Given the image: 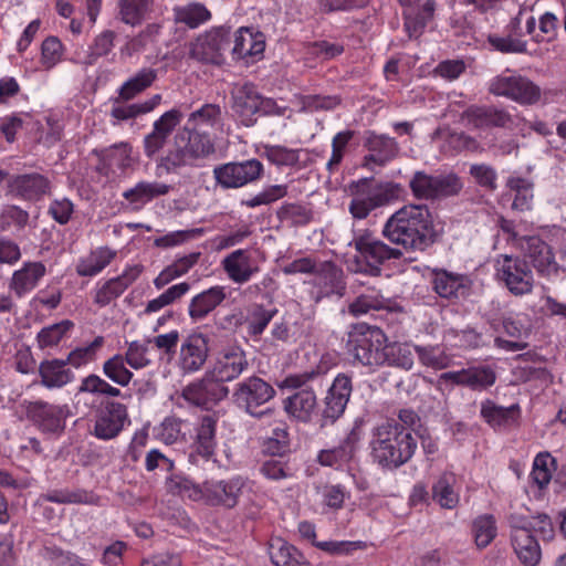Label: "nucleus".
I'll use <instances>...</instances> for the list:
<instances>
[{"label": "nucleus", "mask_w": 566, "mask_h": 566, "mask_svg": "<svg viewBox=\"0 0 566 566\" xmlns=\"http://www.w3.org/2000/svg\"><path fill=\"white\" fill-rule=\"evenodd\" d=\"M382 235L407 252L424 251L438 237L433 216L426 205H405L382 227Z\"/></svg>", "instance_id": "1"}, {"label": "nucleus", "mask_w": 566, "mask_h": 566, "mask_svg": "<svg viewBox=\"0 0 566 566\" xmlns=\"http://www.w3.org/2000/svg\"><path fill=\"white\" fill-rule=\"evenodd\" d=\"M369 449L373 463L381 470L395 471L412 459L417 440L397 420H387L373 428Z\"/></svg>", "instance_id": "2"}, {"label": "nucleus", "mask_w": 566, "mask_h": 566, "mask_svg": "<svg viewBox=\"0 0 566 566\" xmlns=\"http://www.w3.org/2000/svg\"><path fill=\"white\" fill-rule=\"evenodd\" d=\"M216 153L214 140L206 130L180 127L166 155L157 164L158 175L176 174L185 167H200Z\"/></svg>", "instance_id": "3"}, {"label": "nucleus", "mask_w": 566, "mask_h": 566, "mask_svg": "<svg viewBox=\"0 0 566 566\" xmlns=\"http://www.w3.org/2000/svg\"><path fill=\"white\" fill-rule=\"evenodd\" d=\"M180 491H189V497L192 500H203L210 506H220L223 509H233L238 505L240 499L252 489V483L248 478L240 474L228 479H210L202 484H195L188 479H180L178 483Z\"/></svg>", "instance_id": "4"}, {"label": "nucleus", "mask_w": 566, "mask_h": 566, "mask_svg": "<svg viewBox=\"0 0 566 566\" xmlns=\"http://www.w3.org/2000/svg\"><path fill=\"white\" fill-rule=\"evenodd\" d=\"M317 373L310 371L286 376L280 384L281 389H294V394L283 400L286 415L302 423H310L321 416L316 391L307 382L316 377Z\"/></svg>", "instance_id": "5"}, {"label": "nucleus", "mask_w": 566, "mask_h": 566, "mask_svg": "<svg viewBox=\"0 0 566 566\" xmlns=\"http://www.w3.org/2000/svg\"><path fill=\"white\" fill-rule=\"evenodd\" d=\"M387 336L377 326L359 323L353 326L346 342L347 354L363 366L379 367L386 363Z\"/></svg>", "instance_id": "6"}, {"label": "nucleus", "mask_w": 566, "mask_h": 566, "mask_svg": "<svg viewBox=\"0 0 566 566\" xmlns=\"http://www.w3.org/2000/svg\"><path fill=\"white\" fill-rule=\"evenodd\" d=\"M350 244L357 252L356 261L360 271L374 276L380 274L385 262L402 256L399 249L389 247L369 230L354 231Z\"/></svg>", "instance_id": "7"}, {"label": "nucleus", "mask_w": 566, "mask_h": 566, "mask_svg": "<svg viewBox=\"0 0 566 566\" xmlns=\"http://www.w3.org/2000/svg\"><path fill=\"white\" fill-rule=\"evenodd\" d=\"M489 92L521 106L536 105L542 98V90L534 81L510 70L494 76L489 82Z\"/></svg>", "instance_id": "8"}, {"label": "nucleus", "mask_w": 566, "mask_h": 566, "mask_svg": "<svg viewBox=\"0 0 566 566\" xmlns=\"http://www.w3.org/2000/svg\"><path fill=\"white\" fill-rule=\"evenodd\" d=\"M461 179L452 172L430 175L417 170L409 179V188L418 200L436 201L457 196L462 190Z\"/></svg>", "instance_id": "9"}, {"label": "nucleus", "mask_w": 566, "mask_h": 566, "mask_svg": "<svg viewBox=\"0 0 566 566\" xmlns=\"http://www.w3.org/2000/svg\"><path fill=\"white\" fill-rule=\"evenodd\" d=\"M397 186L394 184H374L369 179H360L353 184L352 200L348 210L354 219H366L369 213L385 205L396 193Z\"/></svg>", "instance_id": "10"}, {"label": "nucleus", "mask_w": 566, "mask_h": 566, "mask_svg": "<svg viewBox=\"0 0 566 566\" xmlns=\"http://www.w3.org/2000/svg\"><path fill=\"white\" fill-rule=\"evenodd\" d=\"M274 396V388L258 376H251L237 382L232 390L233 403L256 418H261L271 412L270 409L262 411H258L256 409L270 401Z\"/></svg>", "instance_id": "11"}, {"label": "nucleus", "mask_w": 566, "mask_h": 566, "mask_svg": "<svg viewBox=\"0 0 566 566\" xmlns=\"http://www.w3.org/2000/svg\"><path fill=\"white\" fill-rule=\"evenodd\" d=\"M217 426L218 417L216 415H205L198 419L189 447L188 461L190 464L203 468L210 462L218 463L216 459Z\"/></svg>", "instance_id": "12"}, {"label": "nucleus", "mask_w": 566, "mask_h": 566, "mask_svg": "<svg viewBox=\"0 0 566 566\" xmlns=\"http://www.w3.org/2000/svg\"><path fill=\"white\" fill-rule=\"evenodd\" d=\"M496 275L514 295H524L532 291L534 277L528 263L520 256L499 255L495 262Z\"/></svg>", "instance_id": "13"}, {"label": "nucleus", "mask_w": 566, "mask_h": 566, "mask_svg": "<svg viewBox=\"0 0 566 566\" xmlns=\"http://www.w3.org/2000/svg\"><path fill=\"white\" fill-rule=\"evenodd\" d=\"M229 392V388L207 370L200 379L189 382L181 396L190 405L208 410L224 400Z\"/></svg>", "instance_id": "14"}, {"label": "nucleus", "mask_w": 566, "mask_h": 566, "mask_svg": "<svg viewBox=\"0 0 566 566\" xmlns=\"http://www.w3.org/2000/svg\"><path fill=\"white\" fill-rule=\"evenodd\" d=\"M25 415L42 433L60 436L65 429L69 407L43 400L29 401Z\"/></svg>", "instance_id": "15"}, {"label": "nucleus", "mask_w": 566, "mask_h": 566, "mask_svg": "<svg viewBox=\"0 0 566 566\" xmlns=\"http://www.w3.org/2000/svg\"><path fill=\"white\" fill-rule=\"evenodd\" d=\"M129 424L127 407L118 401L106 400L101 403L96 413L92 433L99 440L108 441L118 437Z\"/></svg>", "instance_id": "16"}, {"label": "nucleus", "mask_w": 566, "mask_h": 566, "mask_svg": "<svg viewBox=\"0 0 566 566\" xmlns=\"http://www.w3.org/2000/svg\"><path fill=\"white\" fill-rule=\"evenodd\" d=\"M352 391V377L347 374H338L324 397V407L321 410V426L332 424L343 416Z\"/></svg>", "instance_id": "17"}, {"label": "nucleus", "mask_w": 566, "mask_h": 566, "mask_svg": "<svg viewBox=\"0 0 566 566\" xmlns=\"http://www.w3.org/2000/svg\"><path fill=\"white\" fill-rule=\"evenodd\" d=\"M96 154L98 156L97 171L111 181L124 176L135 161L133 147L126 142L103 148Z\"/></svg>", "instance_id": "18"}, {"label": "nucleus", "mask_w": 566, "mask_h": 566, "mask_svg": "<svg viewBox=\"0 0 566 566\" xmlns=\"http://www.w3.org/2000/svg\"><path fill=\"white\" fill-rule=\"evenodd\" d=\"M217 182L223 188H240L253 182L263 174V165L258 159L228 163L213 169Z\"/></svg>", "instance_id": "19"}, {"label": "nucleus", "mask_w": 566, "mask_h": 566, "mask_svg": "<svg viewBox=\"0 0 566 566\" xmlns=\"http://www.w3.org/2000/svg\"><path fill=\"white\" fill-rule=\"evenodd\" d=\"M364 148L367 154L361 165L370 171L385 167L399 154V144L394 137L375 132H367Z\"/></svg>", "instance_id": "20"}, {"label": "nucleus", "mask_w": 566, "mask_h": 566, "mask_svg": "<svg viewBox=\"0 0 566 566\" xmlns=\"http://www.w3.org/2000/svg\"><path fill=\"white\" fill-rule=\"evenodd\" d=\"M315 289L316 303L325 297H342L346 291L344 271L332 261L318 263L312 280L308 282Z\"/></svg>", "instance_id": "21"}, {"label": "nucleus", "mask_w": 566, "mask_h": 566, "mask_svg": "<svg viewBox=\"0 0 566 566\" xmlns=\"http://www.w3.org/2000/svg\"><path fill=\"white\" fill-rule=\"evenodd\" d=\"M7 188L13 198L35 202L50 193L51 181L39 172L20 174L10 177Z\"/></svg>", "instance_id": "22"}, {"label": "nucleus", "mask_w": 566, "mask_h": 566, "mask_svg": "<svg viewBox=\"0 0 566 566\" xmlns=\"http://www.w3.org/2000/svg\"><path fill=\"white\" fill-rule=\"evenodd\" d=\"M524 256L530 260L538 274L553 277L558 274V263L552 248L537 235H531L520 243Z\"/></svg>", "instance_id": "23"}, {"label": "nucleus", "mask_w": 566, "mask_h": 566, "mask_svg": "<svg viewBox=\"0 0 566 566\" xmlns=\"http://www.w3.org/2000/svg\"><path fill=\"white\" fill-rule=\"evenodd\" d=\"M359 441L360 432L357 428H353L338 446L321 450L316 461L323 467L343 470L353 461Z\"/></svg>", "instance_id": "24"}, {"label": "nucleus", "mask_w": 566, "mask_h": 566, "mask_svg": "<svg viewBox=\"0 0 566 566\" xmlns=\"http://www.w3.org/2000/svg\"><path fill=\"white\" fill-rule=\"evenodd\" d=\"M461 119L478 129L506 128L513 124L512 115L505 108L496 106L472 105L462 113Z\"/></svg>", "instance_id": "25"}, {"label": "nucleus", "mask_w": 566, "mask_h": 566, "mask_svg": "<svg viewBox=\"0 0 566 566\" xmlns=\"http://www.w3.org/2000/svg\"><path fill=\"white\" fill-rule=\"evenodd\" d=\"M221 268L234 284L249 282L260 271L256 261L248 249H237L230 252L222 259Z\"/></svg>", "instance_id": "26"}, {"label": "nucleus", "mask_w": 566, "mask_h": 566, "mask_svg": "<svg viewBox=\"0 0 566 566\" xmlns=\"http://www.w3.org/2000/svg\"><path fill=\"white\" fill-rule=\"evenodd\" d=\"M430 284L438 296L447 300L463 297L470 289L467 275L438 268L430 271Z\"/></svg>", "instance_id": "27"}, {"label": "nucleus", "mask_w": 566, "mask_h": 566, "mask_svg": "<svg viewBox=\"0 0 566 566\" xmlns=\"http://www.w3.org/2000/svg\"><path fill=\"white\" fill-rule=\"evenodd\" d=\"M232 109L242 125L250 127L255 123L261 94L252 83L238 84L232 92Z\"/></svg>", "instance_id": "28"}, {"label": "nucleus", "mask_w": 566, "mask_h": 566, "mask_svg": "<svg viewBox=\"0 0 566 566\" xmlns=\"http://www.w3.org/2000/svg\"><path fill=\"white\" fill-rule=\"evenodd\" d=\"M208 357V339L202 334L188 335L180 346L178 366L184 374L202 368Z\"/></svg>", "instance_id": "29"}, {"label": "nucleus", "mask_w": 566, "mask_h": 566, "mask_svg": "<svg viewBox=\"0 0 566 566\" xmlns=\"http://www.w3.org/2000/svg\"><path fill=\"white\" fill-rule=\"evenodd\" d=\"M227 298V287L213 285L193 295L188 304V315L193 323L206 319Z\"/></svg>", "instance_id": "30"}, {"label": "nucleus", "mask_w": 566, "mask_h": 566, "mask_svg": "<svg viewBox=\"0 0 566 566\" xmlns=\"http://www.w3.org/2000/svg\"><path fill=\"white\" fill-rule=\"evenodd\" d=\"M264 49L265 40L261 32H253L247 27L237 30L232 48L234 60H245L247 63H252L263 55Z\"/></svg>", "instance_id": "31"}, {"label": "nucleus", "mask_w": 566, "mask_h": 566, "mask_svg": "<svg viewBox=\"0 0 566 566\" xmlns=\"http://www.w3.org/2000/svg\"><path fill=\"white\" fill-rule=\"evenodd\" d=\"M46 274V268L41 261H28L12 273L9 290L19 298L32 292Z\"/></svg>", "instance_id": "32"}, {"label": "nucleus", "mask_w": 566, "mask_h": 566, "mask_svg": "<svg viewBox=\"0 0 566 566\" xmlns=\"http://www.w3.org/2000/svg\"><path fill=\"white\" fill-rule=\"evenodd\" d=\"M248 367L249 361L244 352L240 348H233L221 354L209 371L224 385V382L239 378Z\"/></svg>", "instance_id": "33"}, {"label": "nucleus", "mask_w": 566, "mask_h": 566, "mask_svg": "<svg viewBox=\"0 0 566 566\" xmlns=\"http://www.w3.org/2000/svg\"><path fill=\"white\" fill-rule=\"evenodd\" d=\"M276 313L277 310L274 307H266L260 303H251L243 308L235 324L243 325L247 334L254 340H258Z\"/></svg>", "instance_id": "34"}, {"label": "nucleus", "mask_w": 566, "mask_h": 566, "mask_svg": "<svg viewBox=\"0 0 566 566\" xmlns=\"http://www.w3.org/2000/svg\"><path fill=\"white\" fill-rule=\"evenodd\" d=\"M230 29L216 27L197 38L192 55L201 61H213L229 42Z\"/></svg>", "instance_id": "35"}, {"label": "nucleus", "mask_w": 566, "mask_h": 566, "mask_svg": "<svg viewBox=\"0 0 566 566\" xmlns=\"http://www.w3.org/2000/svg\"><path fill=\"white\" fill-rule=\"evenodd\" d=\"M41 385L48 389L63 388L72 382L75 374L67 367L65 359H45L39 365Z\"/></svg>", "instance_id": "36"}, {"label": "nucleus", "mask_w": 566, "mask_h": 566, "mask_svg": "<svg viewBox=\"0 0 566 566\" xmlns=\"http://www.w3.org/2000/svg\"><path fill=\"white\" fill-rule=\"evenodd\" d=\"M432 500L442 509L454 510L460 503V491L457 476L452 472H443L431 488Z\"/></svg>", "instance_id": "37"}, {"label": "nucleus", "mask_w": 566, "mask_h": 566, "mask_svg": "<svg viewBox=\"0 0 566 566\" xmlns=\"http://www.w3.org/2000/svg\"><path fill=\"white\" fill-rule=\"evenodd\" d=\"M170 187L158 181H139L134 187L123 192V198L128 202L132 210H140L153 199L165 196Z\"/></svg>", "instance_id": "38"}, {"label": "nucleus", "mask_w": 566, "mask_h": 566, "mask_svg": "<svg viewBox=\"0 0 566 566\" xmlns=\"http://www.w3.org/2000/svg\"><path fill=\"white\" fill-rule=\"evenodd\" d=\"M116 251L108 247H99L82 256L76 263V273L80 276L92 277L101 273L115 259Z\"/></svg>", "instance_id": "39"}, {"label": "nucleus", "mask_w": 566, "mask_h": 566, "mask_svg": "<svg viewBox=\"0 0 566 566\" xmlns=\"http://www.w3.org/2000/svg\"><path fill=\"white\" fill-rule=\"evenodd\" d=\"M269 555L275 566H310L303 554L281 537L270 542Z\"/></svg>", "instance_id": "40"}, {"label": "nucleus", "mask_w": 566, "mask_h": 566, "mask_svg": "<svg viewBox=\"0 0 566 566\" xmlns=\"http://www.w3.org/2000/svg\"><path fill=\"white\" fill-rule=\"evenodd\" d=\"M391 307L390 298L385 297L379 290L368 287L349 304L348 312L354 316H361L371 311L391 310Z\"/></svg>", "instance_id": "41"}, {"label": "nucleus", "mask_w": 566, "mask_h": 566, "mask_svg": "<svg viewBox=\"0 0 566 566\" xmlns=\"http://www.w3.org/2000/svg\"><path fill=\"white\" fill-rule=\"evenodd\" d=\"M158 72L153 67H143L126 80L118 88V95L124 101L133 99L150 87L157 80Z\"/></svg>", "instance_id": "42"}, {"label": "nucleus", "mask_w": 566, "mask_h": 566, "mask_svg": "<svg viewBox=\"0 0 566 566\" xmlns=\"http://www.w3.org/2000/svg\"><path fill=\"white\" fill-rule=\"evenodd\" d=\"M514 552L524 566H537L542 552L538 542L533 534L520 532V535H511Z\"/></svg>", "instance_id": "43"}, {"label": "nucleus", "mask_w": 566, "mask_h": 566, "mask_svg": "<svg viewBox=\"0 0 566 566\" xmlns=\"http://www.w3.org/2000/svg\"><path fill=\"white\" fill-rule=\"evenodd\" d=\"M190 287L191 285L188 282H180L169 286L157 297L149 300L146 303L143 315H151L158 313L165 307L181 300L190 291Z\"/></svg>", "instance_id": "44"}, {"label": "nucleus", "mask_w": 566, "mask_h": 566, "mask_svg": "<svg viewBox=\"0 0 566 566\" xmlns=\"http://www.w3.org/2000/svg\"><path fill=\"white\" fill-rule=\"evenodd\" d=\"M174 15L176 22L186 24L191 29L198 28L211 19V12L199 2L174 8Z\"/></svg>", "instance_id": "45"}, {"label": "nucleus", "mask_w": 566, "mask_h": 566, "mask_svg": "<svg viewBox=\"0 0 566 566\" xmlns=\"http://www.w3.org/2000/svg\"><path fill=\"white\" fill-rule=\"evenodd\" d=\"M222 112L217 104H203L200 108L191 112L185 126L203 130L205 127H216L221 124Z\"/></svg>", "instance_id": "46"}, {"label": "nucleus", "mask_w": 566, "mask_h": 566, "mask_svg": "<svg viewBox=\"0 0 566 566\" xmlns=\"http://www.w3.org/2000/svg\"><path fill=\"white\" fill-rule=\"evenodd\" d=\"M506 187L515 192L512 208L517 211H527L533 202V182L520 176H510Z\"/></svg>", "instance_id": "47"}, {"label": "nucleus", "mask_w": 566, "mask_h": 566, "mask_svg": "<svg viewBox=\"0 0 566 566\" xmlns=\"http://www.w3.org/2000/svg\"><path fill=\"white\" fill-rule=\"evenodd\" d=\"M384 352L386 355L385 364L403 370L412 368L416 353L415 345L408 343H386Z\"/></svg>", "instance_id": "48"}, {"label": "nucleus", "mask_w": 566, "mask_h": 566, "mask_svg": "<svg viewBox=\"0 0 566 566\" xmlns=\"http://www.w3.org/2000/svg\"><path fill=\"white\" fill-rule=\"evenodd\" d=\"M276 216L281 222L292 227H304L313 220L314 213L307 205L289 202L279 208Z\"/></svg>", "instance_id": "49"}, {"label": "nucleus", "mask_w": 566, "mask_h": 566, "mask_svg": "<svg viewBox=\"0 0 566 566\" xmlns=\"http://www.w3.org/2000/svg\"><path fill=\"white\" fill-rule=\"evenodd\" d=\"M127 361L124 356L116 354L103 364V374L114 384L126 387L133 379L134 374L127 368Z\"/></svg>", "instance_id": "50"}, {"label": "nucleus", "mask_w": 566, "mask_h": 566, "mask_svg": "<svg viewBox=\"0 0 566 566\" xmlns=\"http://www.w3.org/2000/svg\"><path fill=\"white\" fill-rule=\"evenodd\" d=\"M73 327L74 323L70 319H63L59 323L43 327L36 335L39 348L44 349L57 346Z\"/></svg>", "instance_id": "51"}, {"label": "nucleus", "mask_w": 566, "mask_h": 566, "mask_svg": "<svg viewBox=\"0 0 566 566\" xmlns=\"http://www.w3.org/2000/svg\"><path fill=\"white\" fill-rule=\"evenodd\" d=\"M472 534L479 548H485L495 538L497 528L495 518L491 514H483L472 522Z\"/></svg>", "instance_id": "52"}, {"label": "nucleus", "mask_w": 566, "mask_h": 566, "mask_svg": "<svg viewBox=\"0 0 566 566\" xmlns=\"http://www.w3.org/2000/svg\"><path fill=\"white\" fill-rule=\"evenodd\" d=\"M517 405H512L511 407H502L497 406L490 399H486L481 402V417L488 422L491 427H501L509 422L513 412L518 411Z\"/></svg>", "instance_id": "53"}, {"label": "nucleus", "mask_w": 566, "mask_h": 566, "mask_svg": "<svg viewBox=\"0 0 566 566\" xmlns=\"http://www.w3.org/2000/svg\"><path fill=\"white\" fill-rule=\"evenodd\" d=\"M555 459L549 453H538L534 461L530 479L541 491L545 490L552 480V467Z\"/></svg>", "instance_id": "54"}, {"label": "nucleus", "mask_w": 566, "mask_h": 566, "mask_svg": "<svg viewBox=\"0 0 566 566\" xmlns=\"http://www.w3.org/2000/svg\"><path fill=\"white\" fill-rule=\"evenodd\" d=\"M104 345V337L97 336L93 342L85 346H78L71 350L65 358L67 365L74 368H81L96 359L98 350Z\"/></svg>", "instance_id": "55"}, {"label": "nucleus", "mask_w": 566, "mask_h": 566, "mask_svg": "<svg viewBox=\"0 0 566 566\" xmlns=\"http://www.w3.org/2000/svg\"><path fill=\"white\" fill-rule=\"evenodd\" d=\"M77 394H90L94 396L120 397L122 391L112 386L108 381L98 375L91 374L81 380Z\"/></svg>", "instance_id": "56"}, {"label": "nucleus", "mask_w": 566, "mask_h": 566, "mask_svg": "<svg viewBox=\"0 0 566 566\" xmlns=\"http://www.w3.org/2000/svg\"><path fill=\"white\" fill-rule=\"evenodd\" d=\"M300 149L287 148L282 145H265L263 156L277 167H294L300 161Z\"/></svg>", "instance_id": "57"}, {"label": "nucleus", "mask_w": 566, "mask_h": 566, "mask_svg": "<svg viewBox=\"0 0 566 566\" xmlns=\"http://www.w3.org/2000/svg\"><path fill=\"white\" fill-rule=\"evenodd\" d=\"M120 20L128 25L135 27L143 22L148 11V0H119Z\"/></svg>", "instance_id": "58"}, {"label": "nucleus", "mask_w": 566, "mask_h": 566, "mask_svg": "<svg viewBox=\"0 0 566 566\" xmlns=\"http://www.w3.org/2000/svg\"><path fill=\"white\" fill-rule=\"evenodd\" d=\"M160 31V25L157 23H150L145 27L136 36H133L125 44L123 52L128 56H133L147 49L148 45L153 44Z\"/></svg>", "instance_id": "59"}, {"label": "nucleus", "mask_w": 566, "mask_h": 566, "mask_svg": "<svg viewBox=\"0 0 566 566\" xmlns=\"http://www.w3.org/2000/svg\"><path fill=\"white\" fill-rule=\"evenodd\" d=\"M354 132L350 129L338 132L332 139V154L326 163V169L329 174L338 170L343 161L347 146L354 137Z\"/></svg>", "instance_id": "60"}, {"label": "nucleus", "mask_w": 566, "mask_h": 566, "mask_svg": "<svg viewBox=\"0 0 566 566\" xmlns=\"http://www.w3.org/2000/svg\"><path fill=\"white\" fill-rule=\"evenodd\" d=\"M496 374L486 365L472 366L467 368V384L473 390H483L494 385Z\"/></svg>", "instance_id": "61"}, {"label": "nucleus", "mask_w": 566, "mask_h": 566, "mask_svg": "<svg viewBox=\"0 0 566 566\" xmlns=\"http://www.w3.org/2000/svg\"><path fill=\"white\" fill-rule=\"evenodd\" d=\"M415 352L419 361L432 369H444L449 366L450 358L440 346L415 345Z\"/></svg>", "instance_id": "62"}, {"label": "nucleus", "mask_w": 566, "mask_h": 566, "mask_svg": "<svg viewBox=\"0 0 566 566\" xmlns=\"http://www.w3.org/2000/svg\"><path fill=\"white\" fill-rule=\"evenodd\" d=\"M289 192L287 185H270L264 187L260 192L249 199L242 201L248 208H256L259 206H266L284 198Z\"/></svg>", "instance_id": "63"}, {"label": "nucleus", "mask_w": 566, "mask_h": 566, "mask_svg": "<svg viewBox=\"0 0 566 566\" xmlns=\"http://www.w3.org/2000/svg\"><path fill=\"white\" fill-rule=\"evenodd\" d=\"M289 192L287 185H270L264 187L260 192L249 199L242 201L248 208H256L259 206H266L284 198Z\"/></svg>", "instance_id": "64"}]
</instances>
